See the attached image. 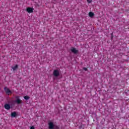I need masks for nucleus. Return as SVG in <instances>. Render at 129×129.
Here are the masks:
<instances>
[{
  "label": "nucleus",
  "instance_id": "obj_8",
  "mask_svg": "<svg viewBox=\"0 0 129 129\" xmlns=\"http://www.w3.org/2000/svg\"><path fill=\"white\" fill-rule=\"evenodd\" d=\"M12 117H16L17 116V112H14L11 113Z\"/></svg>",
  "mask_w": 129,
  "mask_h": 129
},
{
  "label": "nucleus",
  "instance_id": "obj_7",
  "mask_svg": "<svg viewBox=\"0 0 129 129\" xmlns=\"http://www.w3.org/2000/svg\"><path fill=\"white\" fill-rule=\"evenodd\" d=\"M15 102H16V103H17L18 104H21V103H22V101L21 100V99L17 98Z\"/></svg>",
  "mask_w": 129,
  "mask_h": 129
},
{
  "label": "nucleus",
  "instance_id": "obj_4",
  "mask_svg": "<svg viewBox=\"0 0 129 129\" xmlns=\"http://www.w3.org/2000/svg\"><path fill=\"white\" fill-rule=\"evenodd\" d=\"M71 50L72 53H74V54H77V53H78V50L74 47H72Z\"/></svg>",
  "mask_w": 129,
  "mask_h": 129
},
{
  "label": "nucleus",
  "instance_id": "obj_11",
  "mask_svg": "<svg viewBox=\"0 0 129 129\" xmlns=\"http://www.w3.org/2000/svg\"><path fill=\"white\" fill-rule=\"evenodd\" d=\"M24 99L26 100H29V99L30 98V97L29 96H25L24 97Z\"/></svg>",
  "mask_w": 129,
  "mask_h": 129
},
{
  "label": "nucleus",
  "instance_id": "obj_3",
  "mask_svg": "<svg viewBox=\"0 0 129 129\" xmlns=\"http://www.w3.org/2000/svg\"><path fill=\"white\" fill-rule=\"evenodd\" d=\"M48 125H49V128L50 129H55L54 127H55V125H54V124L53 123V122H50L48 123Z\"/></svg>",
  "mask_w": 129,
  "mask_h": 129
},
{
  "label": "nucleus",
  "instance_id": "obj_5",
  "mask_svg": "<svg viewBox=\"0 0 129 129\" xmlns=\"http://www.w3.org/2000/svg\"><path fill=\"white\" fill-rule=\"evenodd\" d=\"M4 107L6 109H7V110H9L11 109V105H9V104L6 103L5 104Z\"/></svg>",
  "mask_w": 129,
  "mask_h": 129
},
{
  "label": "nucleus",
  "instance_id": "obj_9",
  "mask_svg": "<svg viewBox=\"0 0 129 129\" xmlns=\"http://www.w3.org/2000/svg\"><path fill=\"white\" fill-rule=\"evenodd\" d=\"M89 17H90V18H92V17H93L94 16V13H93L92 12H89Z\"/></svg>",
  "mask_w": 129,
  "mask_h": 129
},
{
  "label": "nucleus",
  "instance_id": "obj_13",
  "mask_svg": "<svg viewBox=\"0 0 129 129\" xmlns=\"http://www.w3.org/2000/svg\"><path fill=\"white\" fill-rule=\"evenodd\" d=\"M83 70H85V71H87V68H83Z\"/></svg>",
  "mask_w": 129,
  "mask_h": 129
},
{
  "label": "nucleus",
  "instance_id": "obj_2",
  "mask_svg": "<svg viewBox=\"0 0 129 129\" xmlns=\"http://www.w3.org/2000/svg\"><path fill=\"white\" fill-rule=\"evenodd\" d=\"M27 12H28L29 14L32 13H34V9L28 7L26 9Z\"/></svg>",
  "mask_w": 129,
  "mask_h": 129
},
{
  "label": "nucleus",
  "instance_id": "obj_12",
  "mask_svg": "<svg viewBox=\"0 0 129 129\" xmlns=\"http://www.w3.org/2000/svg\"><path fill=\"white\" fill-rule=\"evenodd\" d=\"M92 2V0H87V2L88 3V4L91 3Z\"/></svg>",
  "mask_w": 129,
  "mask_h": 129
},
{
  "label": "nucleus",
  "instance_id": "obj_1",
  "mask_svg": "<svg viewBox=\"0 0 129 129\" xmlns=\"http://www.w3.org/2000/svg\"><path fill=\"white\" fill-rule=\"evenodd\" d=\"M53 76H55V77H58L60 76V72L58 70H55L53 71Z\"/></svg>",
  "mask_w": 129,
  "mask_h": 129
},
{
  "label": "nucleus",
  "instance_id": "obj_10",
  "mask_svg": "<svg viewBox=\"0 0 129 129\" xmlns=\"http://www.w3.org/2000/svg\"><path fill=\"white\" fill-rule=\"evenodd\" d=\"M12 69H13V71H15L18 69V64H16L15 67H12Z\"/></svg>",
  "mask_w": 129,
  "mask_h": 129
},
{
  "label": "nucleus",
  "instance_id": "obj_6",
  "mask_svg": "<svg viewBox=\"0 0 129 129\" xmlns=\"http://www.w3.org/2000/svg\"><path fill=\"white\" fill-rule=\"evenodd\" d=\"M4 90L6 92V93H7V94H9V93H12V91L10 90V89L7 87L4 88Z\"/></svg>",
  "mask_w": 129,
  "mask_h": 129
},
{
  "label": "nucleus",
  "instance_id": "obj_14",
  "mask_svg": "<svg viewBox=\"0 0 129 129\" xmlns=\"http://www.w3.org/2000/svg\"><path fill=\"white\" fill-rule=\"evenodd\" d=\"M30 129H35V127H34V126H32L30 127Z\"/></svg>",
  "mask_w": 129,
  "mask_h": 129
}]
</instances>
